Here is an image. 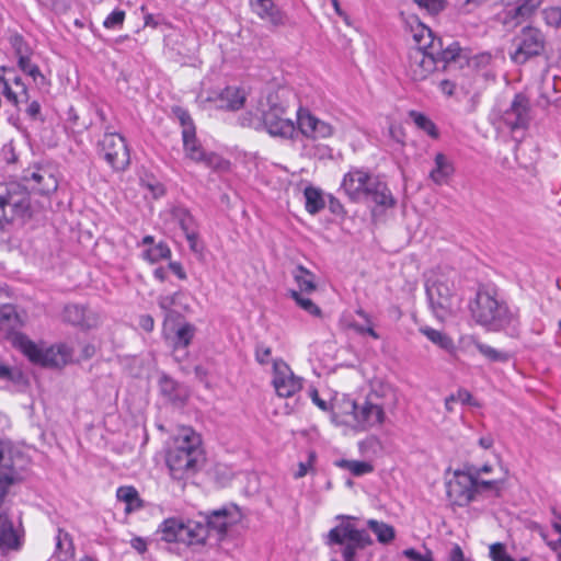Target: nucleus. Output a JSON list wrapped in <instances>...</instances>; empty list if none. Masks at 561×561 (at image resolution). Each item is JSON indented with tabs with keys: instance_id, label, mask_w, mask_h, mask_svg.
I'll return each instance as SVG.
<instances>
[{
	"instance_id": "14",
	"label": "nucleus",
	"mask_w": 561,
	"mask_h": 561,
	"mask_svg": "<svg viewBox=\"0 0 561 561\" xmlns=\"http://www.w3.org/2000/svg\"><path fill=\"white\" fill-rule=\"evenodd\" d=\"M272 383L276 393L283 398L293 397L302 388L301 378L295 376L290 367L282 359L273 362Z\"/></svg>"
},
{
	"instance_id": "37",
	"label": "nucleus",
	"mask_w": 561,
	"mask_h": 561,
	"mask_svg": "<svg viewBox=\"0 0 561 561\" xmlns=\"http://www.w3.org/2000/svg\"><path fill=\"white\" fill-rule=\"evenodd\" d=\"M290 296L296 301V304L312 316L321 314L320 308L314 305L311 299L305 297V294H301L297 290H290Z\"/></svg>"
},
{
	"instance_id": "10",
	"label": "nucleus",
	"mask_w": 561,
	"mask_h": 561,
	"mask_svg": "<svg viewBox=\"0 0 561 561\" xmlns=\"http://www.w3.org/2000/svg\"><path fill=\"white\" fill-rule=\"evenodd\" d=\"M545 48L543 33L537 27L526 26L514 37L510 56L515 64L523 65L530 58L540 56Z\"/></svg>"
},
{
	"instance_id": "44",
	"label": "nucleus",
	"mask_w": 561,
	"mask_h": 561,
	"mask_svg": "<svg viewBox=\"0 0 561 561\" xmlns=\"http://www.w3.org/2000/svg\"><path fill=\"white\" fill-rule=\"evenodd\" d=\"M317 459V454L314 451H309L307 461H301L298 465V470L294 473L295 479H300L305 477L308 472L313 470V466Z\"/></svg>"
},
{
	"instance_id": "63",
	"label": "nucleus",
	"mask_w": 561,
	"mask_h": 561,
	"mask_svg": "<svg viewBox=\"0 0 561 561\" xmlns=\"http://www.w3.org/2000/svg\"><path fill=\"white\" fill-rule=\"evenodd\" d=\"M449 561H465L463 552L458 545L451 549Z\"/></svg>"
},
{
	"instance_id": "24",
	"label": "nucleus",
	"mask_w": 561,
	"mask_h": 561,
	"mask_svg": "<svg viewBox=\"0 0 561 561\" xmlns=\"http://www.w3.org/2000/svg\"><path fill=\"white\" fill-rule=\"evenodd\" d=\"M217 102L218 108L238 111L244 105L245 94L237 87H227L218 95Z\"/></svg>"
},
{
	"instance_id": "23",
	"label": "nucleus",
	"mask_w": 561,
	"mask_h": 561,
	"mask_svg": "<svg viewBox=\"0 0 561 561\" xmlns=\"http://www.w3.org/2000/svg\"><path fill=\"white\" fill-rule=\"evenodd\" d=\"M455 172L451 160L442 152L436 153L434 167L430 171V179L437 185L448 183Z\"/></svg>"
},
{
	"instance_id": "12",
	"label": "nucleus",
	"mask_w": 561,
	"mask_h": 561,
	"mask_svg": "<svg viewBox=\"0 0 561 561\" xmlns=\"http://www.w3.org/2000/svg\"><path fill=\"white\" fill-rule=\"evenodd\" d=\"M298 130L308 139L324 140L335 134V126L312 114L308 108L300 107L297 111Z\"/></svg>"
},
{
	"instance_id": "42",
	"label": "nucleus",
	"mask_w": 561,
	"mask_h": 561,
	"mask_svg": "<svg viewBox=\"0 0 561 561\" xmlns=\"http://www.w3.org/2000/svg\"><path fill=\"white\" fill-rule=\"evenodd\" d=\"M479 352L492 362H506L508 360V354L505 352L497 351L492 346L479 343L477 344Z\"/></svg>"
},
{
	"instance_id": "62",
	"label": "nucleus",
	"mask_w": 561,
	"mask_h": 561,
	"mask_svg": "<svg viewBox=\"0 0 561 561\" xmlns=\"http://www.w3.org/2000/svg\"><path fill=\"white\" fill-rule=\"evenodd\" d=\"M454 398L456 402L469 403L472 397L467 390L460 389L454 394Z\"/></svg>"
},
{
	"instance_id": "45",
	"label": "nucleus",
	"mask_w": 561,
	"mask_h": 561,
	"mask_svg": "<svg viewBox=\"0 0 561 561\" xmlns=\"http://www.w3.org/2000/svg\"><path fill=\"white\" fill-rule=\"evenodd\" d=\"M402 556L410 561H435L433 552L430 549H426L424 553H421L414 548H408L402 551Z\"/></svg>"
},
{
	"instance_id": "40",
	"label": "nucleus",
	"mask_w": 561,
	"mask_h": 561,
	"mask_svg": "<svg viewBox=\"0 0 561 561\" xmlns=\"http://www.w3.org/2000/svg\"><path fill=\"white\" fill-rule=\"evenodd\" d=\"M9 42L18 57V60H20V58L30 56V47L20 34H12L9 38Z\"/></svg>"
},
{
	"instance_id": "17",
	"label": "nucleus",
	"mask_w": 561,
	"mask_h": 561,
	"mask_svg": "<svg viewBox=\"0 0 561 561\" xmlns=\"http://www.w3.org/2000/svg\"><path fill=\"white\" fill-rule=\"evenodd\" d=\"M165 336L170 341L174 353H179L183 351V357L186 356L185 350L191 344L193 337L196 333V328L188 322H183L179 324L178 328H171L168 323V330L165 331Z\"/></svg>"
},
{
	"instance_id": "38",
	"label": "nucleus",
	"mask_w": 561,
	"mask_h": 561,
	"mask_svg": "<svg viewBox=\"0 0 561 561\" xmlns=\"http://www.w3.org/2000/svg\"><path fill=\"white\" fill-rule=\"evenodd\" d=\"M489 556L492 561H529L528 558H522L519 560L512 558L507 553L505 545L502 542L492 543L489 548Z\"/></svg>"
},
{
	"instance_id": "56",
	"label": "nucleus",
	"mask_w": 561,
	"mask_h": 561,
	"mask_svg": "<svg viewBox=\"0 0 561 561\" xmlns=\"http://www.w3.org/2000/svg\"><path fill=\"white\" fill-rule=\"evenodd\" d=\"M139 325L147 332H151L154 328V320L151 316L145 314L139 319Z\"/></svg>"
},
{
	"instance_id": "58",
	"label": "nucleus",
	"mask_w": 561,
	"mask_h": 561,
	"mask_svg": "<svg viewBox=\"0 0 561 561\" xmlns=\"http://www.w3.org/2000/svg\"><path fill=\"white\" fill-rule=\"evenodd\" d=\"M130 546L138 551L139 553H144L147 550L146 541L140 537H135L130 540Z\"/></svg>"
},
{
	"instance_id": "27",
	"label": "nucleus",
	"mask_w": 561,
	"mask_h": 561,
	"mask_svg": "<svg viewBox=\"0 0 561 561\" xmlns=\"http://www.w3.org/2000/svg\"><path fill=\"white\" fill-rule=\"evenodd\" d=\"M183 297V294L176 291L172 295H161L158 298V305L164 312V330H168V323L172 321L175 317H179L178 312L173 310V307L180 305V300Z\"/></svg>"
},
{
	"instance_id": "54",
	"label": "nucleus",
	"mask_w": 561,
	"mask_h": 561,
	"mask_svg": "<svg viewBox=\"0 0 561 561\" xmlns=\"http://www.w3.org/2000/svg\"><path fill=\"white\" fill-rule=\"evenodd\" d=\"M26 114L32 118V119H37L41 115V105L37 101H32L26 110H25Z\"/></svg>"
},
{
	"instance_id": "51",
	"label": "nucleus",
	"mask_w": 561,
	"mask_h": 561,
	"mask_svg": "<svg viewBox=\"0 0 561 561\" xmlns=\"http://www.w3.org/2000/svg\"><path fill=\"white\" fill-rule=\"evenodd\" d=\"M0 201H4V197L0 195ZM12 222V215H9V210L7 208L5 203H1L0 205V230H4V228Z\"/></svg>"
},
{
	"instance_id": "47",
	"label": "nucleus",
	"mask_w": 561,
	"mask_h": 561,
	"mask_svg": "<svg viewBox=\"0 0 561 561\" xmlns=\"http://www.w3.org/2000/svg\"><path fill=\"white\" fill-rule=\"evenodd\" d=\"M0 85L7 100L13 105L16 106L20 102H25L23 96L20 95V92L13 91L5 79H0Z\"/></svg>"
},
{
	"instance_id": "11",
	"label": "nucleus",
	"mask_w": 561,
	"mask_h": 561,
	"mask_svg": "<svg viewBox=\"0 0 561 561\" xmlns=\"http://www.w3.org/2000/svg\"><path fill=\"white\" fill-rule=\"evenodd\" d=\"M99 146L100 153L114 170L123 171L129 165L130 156L126 141L113 126H105V133Z\"/></svg>"
},
{
	"instance_id": "36",
	"label": "nucleus",
	"mask_w": 561,
	"mask_h": 561,
	"mask_svg": "<svg viewBox=\"0 0 561 561\" xmlns=\"http://www.w3.org/2000/svg\"><path fill=\"white\" fill-rule=\"evenodd\" d=\"M173 114L182 126V137H187L188 134L195 133V125L187 111L178 106L173 108Z\"/></svg>"
},
{
	"instance_id": "7",
	"label": "nucleus",
	"mask_w": 561,
	"mask_h": 561,
	"mask_svg": "<svg viewBox=\"0 0 561 561\" xmlns=\"http://www.w3.org/2000/svg\"><path fill=\"white\" fill-rule=\"evenodd\" d=\"M426 294L435 317L445 320L459 308V299L455 295L454 279L446 275H438L427 283Z\"/></svg>"
},
{
	"instance_id": "50",
	"label": "nucleus",
	"mask_w": 561,
	"mask_h": 561,
	"mask_svg": "<svg viewBox=\"0 0 561 561\" xmlns=\"http://www.w3.org/2000/svg\"><path fill=\"white\" fill-rule=\"evenodd\" d=\"M271 355H272V350L270 346H266L262 343L256 345L255 358L260 364L265 365V364L270 363Z\"/></svg>"
},
{
	"instance_id": "59",
	"label": "nucleus",
	"mask_w": 561,
	"mask_h": 561,
	"mask_svg": "<svg viewBox=\"0 0 561 561\" xmlns=\"http://www.w3.org/2000/svg\"><path fill=\"white\" fill-rule=\"evenodd\" d=\"M185 237L190 243V248L192 251L197 252V233L195 231V228L185 232Z\"/></svg>"
},
{
	"instance_id": "16",
	"label": "nucleus",
	"mask_w": 561,
	"mask_h": 561,
	"mask_svg": "<svg viewBox=\"0 0 561 561\" xmlns=\"http://www.w3.org/2000/svg\"><path fill=\"white\" fill-rule=\"evenodd\" d=\"M22 477L13 462L11 453L0 443V507L5 503L11 489Z\"/></svg>"
},
{
	"instance_id": "61",
	"label": "nucleus",
	"mask_w": 561,
	"mask_h": 561,
	"mask_svg": "<svg viewBox=\"0 0 561 561\" xmlns=\"http://www.w3.org/2000/svg\"><path fill=\"white\" fill-rule=\"evenodd\" d=\"M13 83L15 84L16 88L20 89V91H19L20 95L23 96L25 102H27L28 101V92H27V88L24 84V82L22 81V79L20 77H16L13 80Z\"/></svg>"
},
{
	"instance_id": "33",
	"label": "nucleus",
	"mask_w": 561,
	"mask_h": 561,
	"mask_svg": "<svg viewBox=\"0 0 561 561\" xmlns=\"http://www.w3.org/2000/svg\"><path fill=\"white\" fill-rule=\"evenodd\" d=\"M171 218L184 233L195 228V220L186 208L180 206L172 208Z\"/></svg>"
},
{
	"instance_id": "48",
	"label": "nucleus",
	"mask_w": 561,
	"mask_h": 561,
	"mask_svg": "<svg viewBox=\"0 0 561 561\" xmlns=\"http://www.w3.org/2000/svg\"><path fill=\"white\" fill-rule=\"evenodd\" d=\"M476 488H477V495L481 491L485 490H493L495 491V495L499 496L500 494V481L497 480H479L474 478Z\"/></svg>"
},
{
	"instance_id": "29",
	"label": "nucleus",
	"mask_w": 561,
	"mask_h": 561,
	"mask_svg": "<svg viewBox=\"0 0 561 561\" xmlns=\"http://www.w3.org/2000/svg\"><path fill=\"white\" fill-rule=\"evenodd\" d=\"M116 496L119 501L126 504L125 511L130 513L135 510L142 507V500L139 497L138 491L131 485L121 486L116 491Z\"/></svg>"
},
{
	"instance_id": "15",
	"label": "nucleus",
	"mask_w": 561,
	"mask_h": 561,
	"mask_svg": "<svg viewBox=\"0 0 561 561\" xmlns=\"http://www.w3.org/2000/svg\"><path fill=\"white\" fill-rule=\"evenodd\" d=\"M447 495L455 505H468L477 499L474 478L467 473H455L447 484Z\"/></svg>"
},
{
	"instance_id": "21",
	"label": "nucleus",
	"mask_w": 561,
	"mask_h": 561,
	"mask_svg": "<svg viewBox=\"0 0 561 561\" xmlns=\"http://www.w3.org/2000/svg\"><path fill=\"white\" fill-rule=\"evenodd\" d=\"M21 538L7 514H0V556L19 550Z\"/></svg>"
},
{
	"instance_id": "13",
	"label": "nucleus",
	"mask_w": 561,
	"mask_h": 561,
	"mask_svg": "<svg viewBox=\"0 0 561 561\" xmlns=\"http://www.w3.org/2000/svg\"><path fill=\"white\" fill-rule=\"evenodd\" d=\"M501 122L511 131L526 129L530 123V101L523 94H515L510 106L503 111Z\"/></svg>"
},
{
	"instance_id": "2",
	"label": "nucleus",
	"mask_w": 561,
	"mask_h": 561,
	"mask_svg": "<svg viewBox=\"0 0 561 561\" xmlns=\"http://www.w3.org/2000/svg\"><path fill=\"white\" fill-rule=\"evenodd\" d=\"M165 460L174 480L181 481L193 477L205 461L199 435L191 427L181 428L172 439Z\"/></svg>"
},
{
	"instance_id": "8",
	"label": "nucleus",
	"mask_w": 561,
	"mask_h": 561,
	"mask_svg": "<svg viewBox=\"0 0 561 561\" xmlns=\"http://www.w3.org/2000/svg\"><path fill=\"white\" fill-rule=\"evenodd\" d=\"M15 344L32 363L44 367H62L72 358V351L66 344H58L43 350L25 335L16 336Z\"/></svg>"
},
{
	"instance_id": "6",
	"label": "nucleus",
	"mask_w": 561,
	"mask_h": 561,
	"mask_svg": "<svg viewBox=\"0 0 561 561\" xmlns=\"http://www.w3.org/2000/svg\"><path fill=\"white\" fill-rule=\"evenodd\" d=\"M397 397L388 386L370 391L363 403L351 402L354 427L367 431L380 426L386 421V409L394 408Z\"/></svg>"
},
{
	"instance_id": "22",
	"label": "nucleus",
	"mask_w": 561,
	"mask_h": 561,
	"mask_svg": "<svg viewBox=\"0 0 561 561\" xmlns=\"http://www.w3.org/2000/svg\"><path fill=\"white\" fill-rule=\"evenodd\" d=\"M504 3L506 10L503 23L512 25H517L520 19L529 15L536 7L533 0H504Z\"/></svg>"
},
{
	"instance_id": "3",
	"label": "nucleus",
	"mask_w": 561,
	"mask_h": 561,
	"mask_svg": "<svg viewBox=\"0 0 561 561\" xmlns=\"http://www.w3.org/2000/svg\"><path fill=\"white\" fill-rule=\"evenodd\" d=\"M469 310L477 324L494 332L504 330L518 319L517 311L507 305L496 288L489 286L478 288Z\"/></svg>"
},
{
	"instance_id": "19",
	"label": "nucleus",
	"mask_w": 561,
	"mask_h": 561,
	"mask_svg": "<svg viewBox=\"0 0 561 561\" xmlns=\"http://www.w3.org/2000/svg\"><path fill=\"white\" fill-rule=\"evenodd\" d=\"M183 138L185 154L188 159L204 163L207 167L215 168L219 164V157L215 153H207L196 139V133L188 134Z\"/></svg>"
},
{
	"instance_id": "25",
	"label": "nucleus",
	"mask_w": 561,
	"mask_h": 561,
	"mask_svg": "<svg viewBox=\"0 0 561 561\" xmlns=\"http://www.w3.org/2000/svg\"><path fill=\"white\" fill-rule=\"evenodd\" d=\"M55 556L59 561H72L75 557V545L70 534L62 529H58L56 536Z\"/></svg>"
},
{
	"instance_id": "49",
	"label": "nucleus",
	"mask_w": 561,
	"mask_h": 561,
	"mask_svg": "<svg viewBox=\"0 0 561 561\" xmlns=\"http://www.w3.org/2000/svg\"><path fill=\"white\" fill-rule=\"evenodd\" d=\"M420 8L430 13H437L444 8V0H413Z\"/></svg>"
},
{
	"instance_id": "64",
	"label": "nucleus",
	"mask_w": 561,
	"mask_h": 561,
	"mask_svg": "<svg viewBox=\"0 0 561 561\" xmlns=\"http://www.w3.org/2000/svg\"><path fill=\"white\" fill-rule=\"evenodd\" d=\"M547 543L557 553L559 561H561V537L554 541H548Z\"/></svg>"
},
{
	"instance_id": "5",
	"label": "nucleus",
	"mask_w": 561,
	"mask_h": 561,
	"mask_svg": "<svg viewBox=\"0 0 561 561\" xmlns=\"http://www.w3.org/2000/svg\"><path fill=\"white\" fill-rule=\"evenodd\" d=\"M341 190L352 202L370 199L382 207H393L396 199L387 184L362 169H352L343 178Z\"/></svg>"
},
{
	"instance_id": "43",
	"label": "nucleus",
	"mask_w": 561,
	"mask_h": 561,
	"mask_svg": "<svg viewBox=\"0 0 561 561\" xmlns=\"http://www.w3.org/2000/svg\"><path fill=\"white\" fill-rule=\"evenodd\" d=\"M125 21V11L123 10H114L107 18L104 20L103 25L106 28L115 30L123 26Z\"/></svg>"
},
{
	"instance_id": "57",
	"label": "nucleus",
	"mask_w": 561,
	"mask_h": 561,
	"mask_svg": "<svg viewBox=\"0 0 561 561\" xmlns=\"http://www.w3.org/2000/svg\"><path fill=\"white\" fill-rule=\"evenodd\" d=\"M169 268L180 278V279H186V273L179 262H170Z\"/></svg>"
},
{
	"instance_id": "28",
	"label": "nucleus",
	"mask_w": 561,
	"mask_h": 561,
	"mask_svg": "<svg viewBox=\"0 0 561 561\" xmlns=\"http://www.w3.org/2000/svg\"><path fill=\"white\" fill-rule=\"evenodd\" d=\"M421 332L435 345L446 351L450 355H455L456 346L454 344L453 339L446 333L432 329V328H422Z\"/></svg>"
},
{
	"instance_id": "31",
	"label": "nucleus",
	"mask_w": 561,
	"mask_h": 561,
	"mask_svg": "<svg viewBox=\"0 0 561 561\" xmlns=\"http://www.w3.org/2000/svg\"><path fill=\"white\" fill-rule=\"evenodd\" d=\"M304 195L306 199V210L309 214L316 215L324 208L325 204L320 190L308 186L305 188Z\"/></svg>"
},
{
	"instance_id": "18",
	"label": "nucleus",
	"mask_w": 561,
	"mask_h": 561,
	"mask_svg": "<svg viewBox=\"0 0 561 561\" xmlns=\"http://www.w3.org/2000/svg\"><path fill=\"white\" fill-rule=\"evenodd\" d=\"M252 11L263 21L274 27L287 24V15L280 11L272 0H257L250 2Z\"/></svg>"
},
{
	"instance_id": "26",
	"label": "nucleus",
	"mask_w": 561,
	"mask_h": 561,
	"mask_svg": "<svg viewBox=\"0 0 561 561\" xmlns=\"http://www.w3.org/2000/svg\"><path fill=\"white\" fill-rule=\"evenodd\" d=\"M232 524L227 510L214 511L207 517V525H204L209 530H215L220 537L225 536L228 527Z\"/></svg>"
},
{
	"instance_id": "60",
	"label": "nucleus",
	"mask_w": 561,
	"mask_h": 561,
	"mask_svg": "<svg viewBox=\"0 0 561 561\" xmlns=\"http://www.w3.org/2000/svg\"><path fill=\"white\" fill-rule=\"evenodd\" d=\"M175 383L172 379H169L167 377H163L161 379V391L165 394H171V392L174 390Z\"/></svg>"
},
{
	"instance_id": "9",
	"label": "nucleus",
	"mask_w": 561,
	"mask_h": 561,
	"mask_svg": "<svg viewBox=\"0 0 561 561\" xmlns=\"http://www.w3.org/2000/svg\"><path fill=\"white\" fill-rule=\"evenodd\" d=\"M162 539L169 542L186 545L204 543L207 538L206 527L194 520L169 518L160 526Z\"/></svg>"
},
{
	"instance_id": "4",
	"label": "nucleus",
	"mask_w": 561,
	"mask_h": 561,
	"mask_svg": "<svg viewBox=\"0 0 561 561\" xmlns=\"http://www.w3.org/2000/svg\"><path fill=\"white\" fill-rule=\"evenodd\" d=\"M286 91L270 92L259 103L261 121L253 122L243 118L242 125L257 128L263 125L266 131L273 137L291 138L296 133L295 123L286 117L288 101Z\"/></svg>"
},
{
	"instance_id": "35",
	"label": "nucleus",
	"mask_w": 561,
	"mask_h": 561,
	"mask_svg": "<svg viewBox=\"0 0 561 561\" xmlns=\"http://www.w3.org/2000/svg\"><path fill=\"white\" fill-rule=\"evenodd\" d=\"M410 117L413 119L414 124L422 130H424L432 138L438 137V131L435 124L424 114L411 111Z\"/></svg>"
},
{
	"instance_id": "41",
	"label": "nucleus",
	"mask_w": 561,
	"mask_h": 561,
	"mask_svg": "<svg viewBox=\"0 0 561 561\" xmlns=\"http://www.w3.org/2000/svg\"><path fill=\"white\" fill-rule=\"evenodd\" d=\"M18 65H19L20 69L23 72L31 76L35 82H38V79H41L42 81L45 80V77L42 75L39 68L36 65L31 62L30 56L20 58V60H18Z\"/></svg>"
},
{
	"instance_id": "39",
	"label": "nucleus",
	"mask_w": 561,
	"mask_h": 561,
	"mask_svg": "<svg viewBox=\"0 0 561 561\" xmlns=\"http://www.w3.org/2000/svg\"><path fill=\"white\" fill-rule=\"evenodd\" d=\"M171 255V250L165 243H158L157 245L148 249L145 252V257L151 262L156 263L160 260L168 259Z\"/></svg>"
},
{
	"instance_id": "32",
	"label": "nucleus",
	"mask_w": 561,
	"mask_h": 561,
	"mask_svg": "<svg viewBox=\"0 0 561 561\" xmlns=\"http://www.w3.org/2000/svg\"><path fill=\"white\" fill-rule=\"evenodd\" d=\"M369 529L377 536L381 543H389L394 538V528L386 523L369 519L367 523Z\"/></svg>"
},
{
	"instance_id": "30",
	"label": "nucleus",
	"mask_w": 561,
	"mask_h": 561,
	"mask_svg": "<svg viewBox=\"0 0 561 561\" xmlns=\"http://www.w3.org/2000/svg\"><path fill=\"white\" fill-rule=\"evenodd\" d=\"M293 276L300 289L299 293L310 294L317 289L314 275L304 266H297L293 272Z\"/></svg>"
},
{
	"instance_id": "1",
	"label": "nucleus",
	"mask_w": 561,
	"mask_h": 561,
	"mask_svg": "<svg viewBox=\"0 0 561 561\" xmlns=\"http://www.w3.org/2000/svg\"><path fill=\"white\" fill-rule=\"evenodd\" d=\"M412 35L415 45L409 49L407 75L415 82L427 79L438 62L450 64L460 58L458 43L444 47L443 41L436 38L432 30L422 23L412 27Z\"/></svg>"
},
{
	"instance_id": "52",
	"label": "nucleus",
	"mask_w": 561,
	"mask_h": 561,
	"mask_svg": "<svg viewBox=\"0 0 561 561\" xmlns=\"http://www.w3.org/2000/svg\"><path fill=\"white\" fill-rule=\"evenodd\" d=\"M351 328H353L359 334L367 333L371 337H374L375 340L379 339L378 333L374 330V328L371 325V321L369 323H367V325H360V324H357V323H352Z\"/></svg>"
},
{
	"instance_id": "34",
	"label": "nucleus",
	"mask_w": 561,
	"mask_h": 561,
	"mask_svg": "<svg viewBox=\"0 0 561 561\" xmlns=\"http://www.w3.org/2000/svg\"><path fill=\"white\" fill-rule=\"evenodd\" d=\"M337 466L351 471L354 476L359 477L373 472L374 467L367 461L359 460H340Z\"/></svg>"
},
{
	"instance_id": "55",
	"label": "nucleus",
	"mask_w": 561,
	"mask_h": 561,
	"mask_svg": "<svg viewBox=\"0 0 561 561\" xmlns=\"http://www.w3.org/2000/svg\"><path fill=\"white\" fill-rule=\"evenodd\" d=\"M546 16L549 23H554L557 25L561 24V9H550L546 12Z\"/></svg>"
},
{
	"instance_id": "46",
	"label": "nucleus",
	"mask_w": 561,
	"mask_h": 561,
	"mask_svg": "<svg viewBox=\"0 0 561 561\" xmlns=\"http://www.w3.org/2000/svg\"><path fill=\"white\" fill-rule=\"evenodd\" d=\"M16 320L15 308L12 305L0 306V324L13 325Z\"/></svg>"
},
{
	"instance_id": "53",
	"label": "nucleus",
	"mask_w": 561,
	"mask_h": 561,
	"mask_svg": "<svg viewBox=\"0 0 561 561\" xmlns=\"http://www.w3.org/2000/svg\"><path fill=\"white\" fill-rule=\"evenodd\" d=\"M310 397L312 402L322 411L327 412L330 409V405L327 401L320 398L319 392L317 389H312L310 391Z\"/></svg>"
},
{
	"instance_id": "20",
	"label": "nucleus",
	"mask_w": 561,
	"mask_h": 561,
	"mask_svg": "<svg viewBox=\"0 0 561 561\" xmlns=\"http://www.w3.org/2000/svg\"><path fill=\"white\" fill-rule=\"evenodd\" d=\"M64 320L81 328L98 325L99 317L80 305H67L62 312Z\"/></svg>"
}]
</instances>
